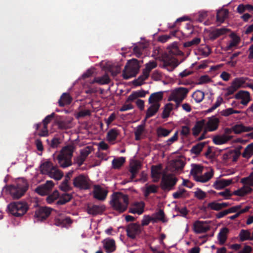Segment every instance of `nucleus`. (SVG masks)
<instances>
[{"label":"nucleus","mask_w":253,"mask_h":253,"mask_svg":"<svg viewBox=\"0 0 253 253\" xmlns=\"http://www.w3.org/2000/svg\"><path fill=\"white\" fill-rule=\"evenodd\" d=\"M144 131V126L142 125H139L134 131L135 140L139 141L141 139V136Z\"/></svg>","instance_id":"nucleus-50"},{"label":"nucleus","mask_w":253,"mask_h":253,"mask_svg":"<svg viewBox=\"0 0 253 253\" xmlns=\"http://www.w3.org/2000/svg\"><path fill=\"white\" fill-rule=\"evenodd\" d=\"M201 42V39L200 38H195L190 41H188L184 43L183 46L185 47H191L199 44Z\"/></svg>","instance_id":"nucleus-54"},{"label":"nucleus","mask_w":253,"mask_h":253,"mask_svg":"<svg viewBox=\"0 0 253 253\" xmlns=\"http://www.w3.org/2000/svg\"><path fill=\"white\" fill-rule=\"evenodd\" d=\"M235 98L237 99H241V104L244 106L247 105L250 101V94L247 91L240 90L235 95Z\"/></svg>","instance_id":"nucleus-19"},{"label":"nucleus","mask_w":253,"mask_h":253,"mask_svg":"<svg viewBox=\"0 0 253 253\" xmlns=\"http://www.w3.org/2000/svg\"><path fill=\"white\" fill-rule=\"evenodd\" d=\"M157 64L155 61H150L146 64V67H145V69L143 70V71H144L145 72L147 73L148 75H149L151 71L153 69L156 68L157 67Z\"/></svg>","instance_id":"nucleus-59"},{"label":"nucleus","mask_w":253,"mask_h":253,"mask_svg":"<svg viewBox=\"0 0 253 253\" xmlns=\"http://www.w3.org/2000/svg\"><path fill=\"white\" fill-rule=\"evenodd\" d=\"M228 233L229 229L226 227H223L220 229L217 236L219 244L223 245L225 243Z\"/></svg>","instance_id":"nucleus-32"},{"label":"nucleus","mask_w":253,"mask_h":253,"mask_svg":"<svg viewBox=\"0 0 253 253\" xmlns=\"http://www.w3.org/2000/svg\"><path fill=\"white\" fill-rule=\"evenodd\" d=\"M72 198L73 196L71 194H62L61 196L59 195V200L56 202V204L57 205H63L70 201Z\"/></svg>","instance_id":"nucleus-35"},{"label":"nucleus","mask_w":253,"mask_h":253,"mask_svg":"<svg viewBox=\"0 0 253 253\" xmlns=\"http://www.w3.org/2000/svg\"><path fill=\"white\" fill-rule=\"evenodd\" d=\"M72 101V98L68 93H64L62 94L58 101L59 106L64 107L65 105L70 104Z\"/></svg>","instance_id":"nucleus-30"},{"label":"nucleus","mask_w":253,"mask_h":253,"mask_svg":"<svg viewBox=\"0 0 253 253\" xmlns=\"http://www.w3.org/2000/svg\"><path fill=\"white\" fill-rule=\"evenodd\" d=\"M72 223V220L70 217L65 218H56L54 224L57 226L64 227L67 224L69 225Z\"/></svg>","instance_id":"nucleus-38"},{"label":"nucleus","mask_w":253,"mask_h":253,"mask_svg":"<svg viewBox=\"0 0 253 253\" xmlns=\"http://www.w3.org/2000/svg\"><path fill=\"white\" fill-rule=\"evenodd\" d=\"M54 186L52 181H47L46 182L42 185L38 186L35 191L41 196L47 195Z\"/></svg>","instance_id":"nucleus-15"},{"label":"nucleus","mask_w":253,"mask_h":253,"mask_svg":"<svg viewBox=\"0 0 253 253\" xmlns=\"http://www.w3.org/2000/svg\"><path fill=\"white\" fill-rule=\"evenodd\" d=\"M183 54V52L180 51L176 45L172 44L169 46L168 48V52H166L162 57V67L169 71H172L179 64L174 56H181Z\"/></svg>","instance_id":"nucleus-1"},{"label":"nucleus","mask_w":253,"mask_h":253,"mask_svg":"<svg viewBox=\"0 0 253 253\" xmlns=\"http://www.w3.org/2000/svg\"><path fill=\"white\" fill-rule=\"evenodd\" d=\"M92 149V148L91 146H86L84 149L81 150L80 155L86 159L87 157L91 153Z\"/></svg>","instance_id":"nucleus-61"},{"label":"nucleus","mask_w":253,"mask_h":253,"mask_svg":"<svg viewBox=\"0 0 253 253\" xmlns=\"http://www.w3.org/2000/svg\"><path fill=\"white\" fill-rule=\"evenodd\" d=\"M210 229L209 226L204 225V222L203 221L197 220L193 224V230L197 234L205 233Z\"/></svg>","instance_id":"nucleus-21"},{"label":"nucleus","mask_w":253,"mask_h":253,"mask_svg":"<svg viewBox=\"0 0 253 253\" xmlns=\"http://www.w3.org/2000/svg\"><path fill=\"white\" fill-rule=\"evenodd\" d=\"M141 168L142 165L138 161H134L130 164L129 171L131 173L130 179L131 181L136 177Z\"/></svg>","instance_id":"nucleus-20"},{"label":"nucleus","mask_w":253,"mask_h":253,"mask_svg":"<svg viewBox=\"0 0 253 253\" xmlns=\"http://www.w3.org/2000/svg\"><path fill=\"white\" fill-rule=\"evenodd\" d=\"M59 197V193L57 190H55L52 193L49 195L46 198V202L48 204L52 203Z\"/></svg>","instance_id":"nucleus-53"},{"label":"nucleus","mask_w":253,"mask_h":253,"mask_svg":"<svg viewBox=\"0 0 253 253\" xmlns=\"http://www.w3.org/2000/svg\"><path fill=\"white\" fill-rule=\"evenodd\" d=\"M253 191V189L250 186H244L242 188L234 191L232 194L236 196L243 197L248 194L251 193Z\"/></svg>","instance_id":"nucleus-31"},{"label":"nucleus","mask_w":253,"mask_h":253,"mask_svg":"<svg viewBox=\"0 0 253 253\" xmlns=\"http://www.w3.org/2000/svg\"><path fill=\"white\" fill-rule=\"evenodd\" d=\"M146 187L144 191V196L148 197L151 193H156L158 192V187L154 184L148 185H146Z\"/></svg>","instance_id":"nucleus-48"},{"label":"nucleus","mask_w":253,"mask_h":253,"mask_svg":"<svg viewBox=\"0 0 253 253\" xmlns=\"http://www.w3.org/2000/svg\"><path fill=\"white\" fill-rule=\"evenodd\" d=\"M229 30L225 28L214 29L209 33V38L211 41H214L220 36L226 34Z\"/></svg>","instance_id":"nucleus-23"},{"label":"nucleus","mask_w":253,"mask_h":253,"mask_svg":"<svg viewBox=\"0 0 253 253\" xmlns=\"http://www.w3.org/2000/svg\"><path fill=\"white\" fill-rule=\"evenodd\" d=\"M155 215L159 221H161L163 223H165L168 221V219L165 218V213L162 210H160L158 212L156 213Z\"/></svg>","instance_id":"nucleus-64"},{"label":"nucleus","mask_w":253,"mask_h":253,"mask_svg":"<svg viewBox=\"0 0 253 253\" xmlns=\"http://www.w3.org/2000/svg\"><path fill=\"white\" fill-rule=\"evenodd\" d=\"M171 166L174 169L175 171H177L183 169L185 166V163L182 160L176 159L172 162Z\"/></svg>","instance_id":"nucleus-41"},{"label":"nucleus","mask_w":253,"mask_h":253,"mask_svg":"<svg viewBox=\"0 0 253 253\" xmlns=\"http://www.w3.org/2000/svg\"><path fill=\"white\" fill-rule=\"evenodd\" d=\"M232 183V179H221L216 180L213 183V186L215 189L219 190L229 186Z\"/></svg>","instance_id":"nucleus-26"},{"label":"nucleus","mask_w":253,"mask_h":253,"mask_svg":"<svg viewBox=\"0 0 253 253\" xmlns=\"http://www.w3.org/2000/svg\"><path fill=\"white\" fill-rule=\"evenodd\" d=\"M241 112V111L235 110L232 108H229L222 110L221 112V114L223 116L227 117L233 114H240Z\"/></svg>","instance_id":"nucleus-57"},{"label":"nucleus","mask_w":253,"mask_h":253,"mask_svg":"<svg viewBox=\"0 0 253 253\" xmlns=\"http://www.w3.org/2000/svg\"><path fill=\"white\" fill-rule=\"evenodd\" d=\"M189 91V89L179 87L172 90L169 97V101H173L176 104V107H178L183 100L187 97Z\"/></svg>","instance_id":"nucleus-7"},{"label":"nucleus","mask_w":253,"mask_h":253,"mask_svg":"<svg viewBox=\"0 0 253 253\" xmlns=\"http://www.w3.org/2000/svg\"><path fill=\"white\" fill-rule=\"evenodd\" d=\"M126 235L129 238L135 239L141 232V225L137 223L129 224L126 228Z\"/></svg>","instance_id":"nucleus-11"},{"label":"nucleus","mask_w":253,"mask_h":253,"mask_svg":"<svg viewBox=\"0 0 253 253\" xmlns=\"http://www.w3.org/2000/svg\"><path fill=\"white\" fill-rule=\"evenodd\" d=\"M125 158L123 157L114 159L112 162V167L114 169H119L125 163Z\"/></svg>","instance_id":"nucleus-42"},{"label":"nucleus","mask_w":253,"mask_h":253,"mask_svg":"<svg viewBox=\"0 0 253 253\" xmlns=\"http://www.w3.org/2000/svg\"><path fill=\"white\" fill-rule=\"evenodd\" d=\"M128 196L119 192L112 195L110 204L112 208L120 213L126 211L127 208L129 201Z\"/></svg>","instance_id":"nucleus-3"},{"label":"nucleus","mask_w":253,"mask_h":253,"mask_svg":"<svg viewBox=\"0 0 253 253\" xmlns=\"http://www.w3.org/2000/svg\"><path fill=\"white\" fill-rule=\"evenodd\" d=\"M29 185L26 180H19L15 185H12L10 188V193L13 199H19L27 191Z\"/></svg>","instance_id":"nucleus-5"},{"label":"nucleus","mask_w":253,"mask_h":253,"mask_svg":"<svg viewBox=\"0 0 253 253\" xmlns=\"http://www.w3.org/2000/svg\"><path fill=\"white\" fill-rule=\"evenodd\" d=\"M219 124V120L213 116L208 118V121H206L205 126H207L209 131H213L217 129Z\"/></svg>","instance_id":"nucleus-17"},{"label":"nucleus","mask_w":253,"mask_h":253,"mask_svg":"<svg viewBox=\"0 0 253 253\" xmlns=\"http://www.w3.org/2000/svg\"><path fill=\"white\" fill-rule=\"evenodd\" d=\"M228 15L227 10H221L218 11L216 14V21L220 23H223Z\"/></svg>","instance_id":"nucleus-52"},{"label":"nucleus","mask_w":253,"mask_h":253,"mask_svg":"<svg viewBox=\"0 0 253 253\" xmlns=\"http://www.w3.org/2000/svg\"><path fill=\"white\" fill-rule=\"evenodd\" d=\"M149 93L148 91L141 89L132 91L126 99V102H133L139 98L145 97L147 94Z\"/></svg>","instance_id":"nucleus-22"},{"label":"nucleus","mask_w":253,"mask_h":253,"mask_svg":"<svg viewBox=\"0 0 253 253\" xmlns=\"http://www.w3.org/2000/svg\"><path fill=\"white\" fill-rule=\"evenodd\" d=\"M178 179L172 174H164L161 182V188L164 190H172L175 185Z\"/></svg>","instance_id":"nucleus-8"},{"label":"nucleus","mask_w":253,"mask_h":253,"mask_svg":"<svg viewBox=\"0 0 253 253\" xmlns=\"http://www.w3.org/2000/svg\"><path fill=\"white\" fill-rule=\"evenodd\" d=\"M75 149L73 145H68L62 148L57 157L58 163L61 168H66L72 165V158Z\"/></svg>","instance_id":"nucleus-2"},{"label":"nucleus","mask_w":253,"mask_h":253,"mask_svg":"<svg viewBox=\"0 0 253 253\" xmlns=\"http://www.w3.org/2000/svg\"><path fill=\"white\" fill-rule=\"evenodd\" d=\"M246 80L247 78L243 77L236 78L233 81L231 85L227 88V92L225 93V95L226 96H228L233 94L238 88L241 87L242 85L245 83Z\"/></svg>","instance_id":"nucleus-12"},{"label":"nucleus","mask_w":253,"mask_h":253,"mask_svg":"<svg viewBox=\"0 0 253 253\" xmlns=\"http://www.w3.org/2000/svg\"><path fill=\"white\" fill-rule=\"evenodd\" d=\"M54 166L49 161L42 163L40 166V170L42 173L49 175Z\"/></svg>","instance_id":"nucleus-28"},{"label":"nucleus","mask_w":253,"mask_h":253,"mask_svg":"<svg viewBox=\"0 0 253 253\" xmlns=\"http://www.w3.org/2000/svg\"><path fill=\"white\" fill-rule=\"evenodd\" d=\"M160 166H153L151 168V176L153 178H156L154 182H157L160 178Z\"/></svg>","instance_id":"nucleus-47"},{"label":"nucleus","mask_w":253,"mask_h":253,"mask_svg":"<svg viewBox=\"0 0 253 253\" xmlns=\"http://www.w3.org/2000/svg\"><path fill=\"white\" fill-rule=\"evenodd\" d=\"M119 134V133L117 129L115 128L111 129L107 134L108 141L111 142L115 140Z\"/></svg>","instance_id":"nucleus-45"},{"label":"nucleus","mask_w":253,"mask_h":253,"mask_svg":"<svg viewBox=\"0 0 253 253\" xmlns=\"http://www.w3.org/2000/svg\"><path fill=\"white\" fill-rule=\"evenodd\" d=\"M140 68L139 61L137 59L133 58L128 61L123 71V78L128 80L135 77L138 73Z\"/></svg>","instance_id":"nucleus-4"},{"label":"nucleus","mask_w":253,"mask_h":253,"mask_svg":"<svg viewBox=\"0 0 253 253\" xmlns=\"http://www.w3.org/2000/svg\"><path fill=\"white\" fill-rule=\"evenodd\" d=\"M51 178L58 180L61 179L63 176V173L55 166L53 167L52 170L48 175Z\"/></svg>","instance_id":"nucleus-36"},{"label":"nucleus","mask_w":253,"mask_h":253,"mask_svg":"<svg viewBox=\"0 0 253 253\" xmlns=\"http://www.w3.org/2000/svg\"><path fill=\"white\" fill-rule=\"evenodd\" d=\"M203 167L199 165L194 164L192 165V168L190 170V174L194 177V179L196 180V178L197 174L200 173L202 172Z\"/></svg>","instance_id":"nucleus-43"},{"label":"nucleus","mask_w":253,"mask_h":253,"mask_svg":"<svg viewBox=\"0 0 253 253\" xmlns=\"http://www.w3.org/2000/svg\"><path fill=\"white\" fill-rule=\"evenodd\" d=\"M241 182L244 184L253 186V172H251L248 176L242 178Z\"/></svg>","instance_id":"nucleus-55"},{"label":"nucleus","mask_w":253,"mask_h":253,"mask_svg":"<svg viewBox=\"0 0 253 253\" xmlns=\"http://www.w3.org/2000/svg\"><path fill=\"white\" fill-rule=\"evenodd\" d=\"M204 92L201 90H197L195 91L192 94L193 98L197 103L201 102L204 98Z\"/></svg>","instance_id":"nucleus-49"},{"label":"nucleus","mask_w":253,"mask_h":253,"mask_svg":"<svg viewBox=\"0 0 253 253\" xmlns=\"http://www.w3.org/2000/svg\"><path fill=\"white\" fill-rule=\"evenodd\" d=\"M250 209V207L246 206L243 209L242 211H240L237 213H235V214L230 216L228 217V218L230 220H234L236 218H238L241 214L247 212Z\"/></svg>","instance_id":"nucleus-58"},{"label":"nucleus","mask_w":253,"mask_h":253,"mask_svg":"<svg viewBox=\"0 0 253 253\" xmlns=\"http://www.w3.org/2000/svg\"><path fill=\"white\" fill-rule=\"evenodd\" d=\"M206 196V193L200 188H197V191L194 192V196L199 200H203Z\"/></svg>","instance_id":"nucleus-62"},{"label":"nucleus","mask_w":253,"mask_h":253,"mask_svg":"<svg viewBox=\"0 0 253 253\" xmlns=\"http://www.w3.org/2000/svg\"><path fill=\"white\" fill-rule=\"evenodd\" d=\"M149 76V75L144 71H143L142 75L140 76L138 79L133 81V84L136 86L142 85L143 84L144 81H145Z\"/></svg>","instance_id":"nucleus-44"},{"label":"nucleus","mask_w":253,"mask_h":253,"mask_svg":"<svg viewBox=\"0 0 253 253\" xmlns=\"http://www.w3.org/2000/svg\"><path fill=\"white\" fill-rule=\"evenodd\" d=\"M170 130H169L163 127H159L157 129V134L159 137L167 136L170 134Z\"/></svg>","instance_id":"nucleus-60"},{"label":"nucleus","mask_w":253,"mask_h":253,"mask_svg":"<svg viewBox=\"0 0 253 253\" xmlns=\"http://www.w3.org/2000/svg\"><path fill=\"white\" fill-rule=\"evenodd\" d=\"M111 80L107 74H105L102 77H95L90 82V84L97 83L100 85L107 84L110 83Z\"/></svg>","instance_id":"nucleus-29"},{"label":"nucleus","mask_w":253,"mask_h":253,"mask_svg":"<svg viewBox=\"0 0 253 253\" xmlns=\"http://www.w3.org/2000/svg\"><path fill=\"white\" fill-rule=\"evenodd\" d=\"M231 137L226 135H216L213 138V142L216 145H221L226 143L231 139Z\"/></svg>","instance_id":"nucleus-34"},{"label":"nucleus","mask_w":253,"mask_h":253,"mask_svg":"<svg viewBox=\"0 0 253 253\" xmlns=\"http://www.w3.org/2000/svg\"><path fill=\"white\" fill-rule=\"evenodd\" d=\"M151 104L146 111L145 120L154 116L158 112L161 106L160 103H157Z\"/></svg>","instance_id":"nucleus-25"},{"label":"nucleus","mask_w":253,"mask_h":253,"mask_svg":"<svg viewBox=\"0 0 253 253\" xmlns=\"http://www.w3.org/2000/svg\"><path fill=\"white\" fill-rule=\"evenodd\" d=\"M213 175L212 170L206 172L204 175L200 176H197L196 180L201 182H206L209 181Z\"/></svg>","instance_id":"nucleus-37"},{"label":"nucleus","mask_w":253,"mask_h":253,"mask_svg":"<svg viewBox=\"0 0 253 253\" xmlns=\"http://www.w3.org/2000/svg\"><path fill=\"white\" fill-rule=\"evenodd\" d=\"M105 210V207L103 205H88L86 208L87 213L93 216L102 214Z\"/></svg>","instance_id":"nucleus-18"},{"label":"nucleus","mask_w":253,"mask_h":253,"mask_svg":"<svg viewBox=\"0 0 253 253\" xmlns=\"http://www.w3.org/2000/svg\"><path fill=\"white\" fill-rule=\"evenodd\" d=\"M206 125V120L202 119L196 122L194 127L192 128V134L194 137H197Z\"/></svg>","instance_id":"nucleus-24"},{"label":"nucleus","mask_w":253,"mask_h":253,"mask_svg":"<svg viewBox=\"0 0 253 253\" xmlns=\"http://www.w3.org/2000/svg\"><path fill=\"white\" fill-rule=\"evenodd\" d=\"M107 193L108 191L102 188L99 185L94 186L93 191L94 198L100 201H104L107 197Z\"/></svg>","instance_id":"nucleus-16"},{"label":"nucleus","mask_w":253,"mask_h":253,"mask_svg":"<svg viewBox=\"0 0 253 253\" xmlns=\"http://www.w3.org/2000/svg\"><path fill=\"white\" fill-rule=\"evenodd\" d=\"M205 144V142H200L193 146L190 150L191 153L196 155H199L202 151Z\"/></svg>","instance_id":"nucleus-39"},{"label":"nucleus","mask_w":253,"mask_h":253,"mask_svg":"<svg viewBox=\"0 0 253 253\" xmlns=\"http://www.w3.org/2000/svg\"><path fill=\"white\" fill-rule=\"evenodd\" d=\"M253 155V143L248 145L245 149L242 156L247 159L250 158Z\"/></svg>","instance_id":"nucleus-46"},{"label":"nucleus","mask_w":253,"mask_h":253,"mask_svg":"<svg viewBox=\"0 0 253 253\" xmlns=\"http://www.w3.org/2000/svg\"><path fill=\"white\" fill-rule=\"evenodd\" d=\"M207 208L210 210L219 211L222 210L220 203L213 201L208 203Z\"/></svg>","instance_id":"nucleus-56"},{"label":"nucleus","mask_w":253,"mask_h":253,"mask_svg":"<svg viewBox=\"0 0 253 253\" xmlns=\"http://www.w3.org/2000/svg\"><path fill=\"white\" fill-rule=\"evenodd\" d=\"M172 106L171 103H168L165 105L162 114V118L166 119L169 117L170 112L172 110Z\"/></svg>","instance_id":"nucleus-51"},{"label":"nucleus","mask_w":253,"mask_h":253,"mask_svg":"<svg viewBox=\"0 0 253 253\" xmlns=\"http://www.w3.org/2000/svg\"><path fill=\"white\" fill-rule=\"evenodd\" d=\"M239 236L241 242L246 240H252L251 232L248 230L242 229L240 231Z\"/></svg>","instance_id":"nucleus-40"},{"label":"nucleus","mask_w":253,"mask_h":253,"mask_svg":"<svg viewBox=\"0 0 253 253\" xmlns=\"http://www.w3.org/2000/svg\"><path fill=\"white\" fill-rule=\"evenodd\" d=\"M102 244L106 253H112L116 250V242L113 239L106 238L102 241Z\"/></svg>","instance_id":"nucleus-14"},{"label":"nucleus","mask_w":253,"mask_h":253,"mask_svg":"<svg viewBox=\"0 0 253 253\" xmlns=\"http://www.w3.org/2000/svg\"><path fill=\"white\" fill-rule=\"evenodd\" d=\"M55 123L58 126V128L61 129H66L70 127V123L63 119L61 116H57L55 120Z\"/></svg>","instance_id":"nucleus-33"},{"label":"nucleus","mask_w":253,"mask_h":253,"mask_svg":"<svg viewBox=\"0 0 253 253\" xmlns=\"http://www.w3.org/2000/svg\"><path fill=\"white\" fill-rule=\"evenodd\" d=\"M51 209L46 207H40L36 210L35 216L38 220L42 221L48 217L51 213Z\"/></svg>","instance_id":"nucleus-13"},{"label":"nucleus","mask_w":253,"mask_h":253,"mask_svg":"<svg viewBox=\"0 0 253 253\" xmlns=\"http://www.w3.org/2000/svg\"><path fill=\"white\" fill-rule=\"evenodd\" d=\"M69 181L64 179L61 185H60V189L61 190L67 192L71 190V187L68 184Z\"/></svg>","instance_id":"nucleus-63"},{"label":"nucleus","mask_w":253,"mask_h":253,"mask_svg":"<svg viewBox=\"0 0 253 253\" xmlns=\"http://www.w3.org/2000/svg\"><path fill=\"white\" fill-rule=\"evenodd\" d=\"M163 92L159 91L153 93L148 99L149 104L160 103L159 102L163 99Z\"/></svg>","instance_id":"nucleus-27"},{"label":"nucleus","mask_w":253,"mask_h":253,"mask_svg":"<svg viewBox=\"0 0 253 253\" xmlns=\"http://www.w3.org/2000/svg\"><path fill=\"white\" fill-rule=\"evenodd\" d=\"M89 180L84 174H80L73 179V185L80 189L87 190L90 188Z\"/></svg>","instance_id":"nucleus-10"},{"label":"nucleus","mask_w":253,"mask_h":253,"mask_svg":"<svg viewBox=\"0 0 253 253\" xmlns=\"http://www.w3.org/2000/svg\"><path fill=\"white\" fill-rule=\"evenodd\" d=\"M28 206L25 202L11 203L7 206L9 212L16 217L23 216L28 211Z\"/></svg>","instance_id":"nucleus-6"},{"label":"nucleus","mask_w":253,"mask_h":253,"mask_svg":"<svg viewBox=\"0 0 253 253\" xmlns=\"http://www.w3.org/2000/svg\"><path fill=\"white\" fill-rule=\"evenodd\" d=\"M55 114L51 113L50 115H47L42 121V123H38L35 125V128L37 130H39L42 125H43L42 128L40 131L38 135L40 136H46L48 135V131L47 129V125L54 118Z\"/></svg>","instance_id":"nucleus-9"}]
</instances>
